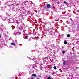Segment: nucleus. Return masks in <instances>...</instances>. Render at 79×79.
Wrapping results in <instances>:
<instances>
[{"label": "nucleus", "instance_id": "f257e3e1", "mask_svg": "<svg viewBox=\"0 0 79 79\" xmlns=\"http://www.w3.org/2000/svg\"><path fill=\"white\" fill-rule=\"evenodd\" d=\"M14 22V20H13V19L12 18H11L9 19V23H13Z\"/></svg>", "mask_w": 79, "mask_h": 79}, {"label": "nucleus", "instance_id": "f03ea898", "mask_svg": "<svg viewBox=\"0 0 79 79\" xmlns=\"http://www.w3.org/2000/svg\"><path fill=\"white\" fill-rule=\"evenodd\" d=\"M14 35H17L18 34H19V35H20L21 34V32H15L13 33Z\"/></svg>", "mask_w": 79, "mask_h": 79}, {"label": "nucleus", "instance_id": "7ed1b4c3", "mask_svg": "<svg viewBox=\"0 0 79 79\" xmlns=\"http://www.w3.org/2000/svg\"><path fill=\"white\" fill-rule=\"evenodd\" d=\"M47 8H51V5L49 4H48L47 5Z\"/></svg>", "mask_w": 79, "mask_h": 79}, {"label": "nucleus", "instance_id": "20e7f679", "mask_svg": "<svg viewBox=\"0 0 79 79\" xmlns=\"http://www.w3.org/2000/svg\"><path fill=\"white\" fill-rule=\"evenodd\" d=\"M35 67H36V65H35V64H33L32 66V68H34V69H35Z\"/></svg>", "mask_w": 79, "mask_h": 79}, {"label": "nucleus", "instance_id": "39448f33", "mask_svg": "<svg viewBox=\"0 0 79 79\" xmlns=\"http://www.w3.org/2000/svg\"><path fill=\"white\" fill-rule=\"evenodd\" d=\"M20 21H19V20H17L16 21V23H17V24H19V23Z\"/></svg>", "mask_w": 79, "mask_h": 79}, {"label": "nucleus", "instance_id": "423d86ee", "mask_svg": "<svg viewBox=\"0 0 79 79\" xmlns=\"http://www.w3.org/2000/svg\"><path fill=\"white\" fill-rule=\"evenodd\" d=\"M64 44H65V45H66V44H68V42H67V41H66V40H65L64 41Z\"/></svg>", "mask_w": 79, "mask_h": 79}, {"label": "nucleus", "instance_id": "0eeeda50", "mask_svg": "<svg viewBox=\"0 0 79 79\" xmlns=\"http://www.w3.org/2000/svg\"><path fill=\"white\" fill-rule=\"evenodd\" d=\"M32 76H34V77H36V76H37V75L35 74H32Z\"/></svg>", "mask_w": 79, "mask_h": 79}, {"label": "nucleus", "instance_id": "6e6552de", "mask_svg": "<svg viewBox=\"0 0 79 79\" xmlns=\"http://www.w3.org/2000/svg\"><path fill=\"white\" fill-rule=\"evenodd\" d=\"M23 25L21 26V28H23L24 26V23H23Z\"/></svg>", "mask_w": 79, "mask_h": 79}, {"label": "nucleus", "instance_id": "1a4fd4ad", "mask_svg": "<svg viewBox=\"0 0 79 79\" xmlns=\"http://www.w3.org/2000/svg\"><path fill=\"white\" fill-rule=\"evenodd\" d=\"M11 45H13L14 46H15V44L13 43H11Z\"/></svg>", "mask_w": 79, "mask_h": 79}, {"label": "nucleus", "instance_id": "9d476101", "mask_svg": "<svg viewBox=\"0 0 79 79\" xmlns=\"http://www.w3.org/2000/svg\"><path fill=\"white\" fill-rule=\"evenodd\" d=\"M66 51H62V53L63 54H64V53H65V52Z\"/></svg>", "mask_w": 79, "mask_h": 79}, {"label": "nucleus", "instance_id": "9b49d317", "mask_svg": "<svg viewBox=\"0 0 79 79\" xmlns=\"http://www.w3.org/2000/svg\"><path fill=\"white\" fill-rule=\"evenodd\" d=\"M67 37H70V35L69 34H67Z\"/></svg>", "mask_w": 79, "mask_h": 79}, {"label": "nucleus", "instance_id": "f8f14e48", "mask_svg": "<svg viewBox=\"0 0 79 79\" xmlns=\"http://www.w3.org/2000/svg\"><path fill=\"white\" fill-rule=\"evenodd\" d=\"M65 61H64L63 62V64H64V65H65Z\"/></svg>", "mask_w": 79, "mask_h": 79}, {"label": "nucleus", "instance_id": "ddd939ff", "mask_svg": "<svg viewBox=\"0 0 79 79\" xmlns=\"http://www.w3.org/2000/svg\"><path fill=\"white\" fill-rule=\"evenodd\" d=\"M54 69L56 70L57 69V68H56V67L54 66Z\"/></svg>", "mask_w": 79, "mask_h": 79}, {"label": "nucleus", "instance_id": "4468645a", "mask_svg": "<svg viewBox=\"0 0 79 79\" xmlns=\"http://www.w3.org/2000/svg\"><path fill=\"white\" fill-rule=\"evenodd\" d=\"M27 38H28V36H26L25 39H27Z\"/></svg>", "mask_w": 79, "mask_h": 79}, {"label": "nucleus", "instance_id": "2eb2a0df", "mask_svg": "<svg viewBox=\"0 0 79 79\" xmlns=\"http://www.w3.org/2000/svg\"><path fill=\"white\" fill-rule=\"evenodd\" d=\"M64 3H65V4H67V2H66V1H64Z\"/></svg>", "mask_w": 79, "mask_h": 79}, {"label": "nucleus", "instance_id": "dca6fc26", "mask_svg": "<svg viewBox=\"0 0 79 79\" xmlns=\"http://www.w3.org/2000/svg\"><path fill=\"white\" fill-rule=\"evenodd\" d=\"M35 38L36 39V40H38V39H37V38L36 37H35Z\"/></svg>", "mask_w": 79, "mask_h": 79}, {"label": "nucleus", "instance_id": "f3484780", "mask_svg": "<svg viewBox=\"0 0 79 79\" xmlns=\"http://www.w3.org/2000/svg\"><path fill=\"white\" fill-rule=\"evenodd\" d=\"M47 79H51V78L50 77H48Z\"/></svg>", "mask_w": 79, "mask_h": 79}, {"label": "nucleus", "instance_id": "a211bd4d", "mask_svg": "<svg viewBox=\"0 0 79 79\" xmlns=\"http://www.w3.org/2000/svg\"><path fill=\"white\" fill-rule=\"evenodd\" d=\"M24 3H25V4H26V3H27V1H25L24 2Z\"/></svg>", "mask_w": 79, "mask_h": 79}, {"label": "nucleus", "instance_id": "6ab92c4d", "mask_svg": "<svg viewBox=\"0 0 79 79\" xmlns=\"http://www.w3.org/2000/svg\"><path fill=\"white\" fill-rule=\"evenodd\" d=\"M23 32L25 33V32H26V30H24L23 31Z\"/></svg>", "mask_w": 79, "mask_h": 79}, {"label": "nucleus", "instance_id": "aec40b11", "mask_svg": "<svg viewBox=\"0 0 79 79\" xmlns=\"http://www.w3.org/2000/svg\"><path fill=\"white\" fill-rule=\"evenodd\" d=\"M37 31H36V32H35V34H37Z\"/></svg>", "mask_w": 79, "mask_h": 79}, {"label": "nucleus", "instance_id": "412c9836", "mask_svg": "<svg viewBox=\"0 0 79 79\" xmlns=\"http://www.w3.org/2000/svg\"><path fill=\"white\" fill-rule=\"evenodd\" d=\"M6 16H10V15H8V14H7Z\"/></svg>", "mask_w": 79, "mask_h": 79}, {"label": "nucleus", "instance_id": "4be33fe9", "mask_svg": "<svg viewBox=\"0 0 79 79\" xmlns=\"http://www.w3.org/2000/svg\"><path fill=\"white\" fill-rule=\"evenodd\" d=\"M42 59H43V61H44V58H42Z\"/></svg>", "mask_w": 79, "mask_h": 79}, {"label": "nucleus", "instance_id": "5701e85b", "mask_svg": "<svg viewBox=\"0 0 79 79\" xmlns=\"http://www.w3.org/2000/svg\"><path fill=\"white\" fill-rule=\"evenodd\" d=\"M32 39H34V40H35V38H32Z\"/></svg>", "mask_w": 79, "mask_h": 79}, {"label": "nucleus", "instance_id": "b1692460", "mask_svg": "<svg viewBox=\"0 0 79 79\" xmlns=\"http://www.w3.org/2000/svg\"><path fill=\"white\" fill-rule=\"evenodd\" d=\"M29 40H31V39H29Z\"/></svg>", "mask_w": 79, "mask_h": 79}, {"label": "nucleus", "instance_id": "393cba45", "mask_svg": "<svg viewBox=\"0 0 79 79\" xmlns=\"http://www.w3.org/2000/svg\"><path fill=\"white\" fill-rule=\"evenodd\" d=\"M70 20H71V21H72V19L71 18H70Z\"/></svg>", "mask_w": 79, "mask_h": 79}, {"label": "nucleus", "instance_id": "a878e982", "mask_svg": "<svg viewBox=\"0 0 79 79\" xmlns=\"http://www.w3.org/2000/svg\"><path fill=\"white\" fill-rule=\"evenodd\" d=\"M15 42H16V43H17V41L15 40Z\"/></svg>", "mask_w": 79, "mask_h": 79}, {"label": "nucleus", "instance_id": "bb28decb", "mask_svg": "<svg viewBox=\"0 0 79 79\" xmlns=\"http://www.w3.org/2000/svg\"><path fill=\"white\" fill-rule=\"evenodd\" d=\"M3 8V9H2V10H4V8Z\"/></svg>", "mask_w": 79, "mask_h": 79}, {"label": "nucleus", "instance_id": "cd10ccee", "mask_svg": "<svg viewBox=\"0 0 79 79\" xmlns=\"http://www.w3.org/2000/svg\"><path fill=\"white\" fill-rule=\"evenodd\" d=\"M2 18V17H1V16H0V18Z\"/></svg>", "mask_w": 79, "mask_h": 79}, {"label": "nucleus", "instance_id": "c85d7f7f", "mask_svg": "<svg viewBox=\"0 0 79 79\" xmlns=\"http://www.w3.org/2000/svg\"><path fill=\"white\" fill-rule=\"evenodd\" d=\"M53 74H55V73H53Z\"/></svg>", "mask_w": 79, "mask_h": 79}, {"label": "nucleus", "instance_id": "c756f323", "mask_svg": "<svg viewBox=\"0 0 79 79\" xmlns=\"http://www.w3.org/2000/svg\"><path fill=\"white\" fill-rule=\"evenodd\" d=\"M31 38H32V37H31Z\"/></svg>", "mask_w": 79, "mask_h": 79}, {"label": "nucleus", "instance_id": "7c9ffc66", "mask_svg": "<svg viewBox=\"0 0 79 79\" xmlns=\"http://www.w3.org/2000/svg\"><path fill=\"white\" fill-rule=\"evenodd\" d=\"M1 38V36L0 35V38Z\"/></svg>", "mask_w": 79, "mask_h": 79}, {"label": "nucleus", "instance_id": "2f4dec72", "mask_svg": "<svg viewBox=\"0 0 79 79\" xmlns=\"http://www.w3.org/2000/svg\"><path fill=\"white\" fill-rule=\"evenodd\" d=\"M0 8H1L2 9V7H0Z\"/></svg>", "mask_w": 79, "mask_h": 79}, {"label": "nucleus", "instance_id": "473e14b6", "mask_svg": "<svg viewBox=\"0 0 79 79\" xmlns=\"http://www.w3.org/2000/svg\"><path fill=\"white\" fill-rule=\"evenodd\" d=\"M32 60H33V61H34V59H32Z\"/></svg>", "mask_w": 79, "mask_h": 79}, {"label": "nucleus", "instance_id": "72a5a7b5", "mask_svg": "<svg viewBox=\"0 0 79 79\" xmlns=\"http://www.w3.org/2000/svg\"><path fill=\"white\" fill-rule=\"evenodd\" d=\"M64 48L63 47H62V48Z\"/></svg>", "mask_w": 79, "mask_h": 79}, {"label": "nucleus", "instance_id": "f704fd0d", "mask_svg": "<svg viewBox=\"0 0 79 79\" xmlns=\"http://www.w3.org/2000/svg\"><path fill=\"white\" fill-rule=\"evenodd\" d=\"M77 53H78L79 54V53L77 52Z\"/></svg>", "mask_w": 79, "mask_h": 79}, {"label": "nucleus", "instance_id": "c9c22d12", "mask_svg": "<svg viewBox=\"0 0 79 79\" xmlns=\"http://www.w3.org/2000/svg\"><path fill=\"white\" fill-rule=\"evenodd\" d=\"M37 79H39V78H37Z\"/></svg>", "mask_w": 79, "mask_h": 79}, {"label": "nucleus", "instance_id": "e433bc0d", "mask_svg": "<svg viewBox=\"0 0 79 79\" xmlns=\"http://www.w3.org/2000/svg\"><path fill=\"white\" fill-rule=\"evenodd\" d=\"M29 79V78H28V79Z\"/></svg>", "mask_w": 79, "mask_h": 79}, {"label": "nucleus", "instance_id": "4c0bfd02", "mask_svg": "<svg viewBox=\"0 0 79 79\" xmlns=\"http://www.w3.org/2000/svg\"><path fill=\"white\" fill-rule=\"evenodd\" d=\"M31 60V59H30Z\"/></svg>", "mask_w": 79, "mask_h": 79}]
</instances>
